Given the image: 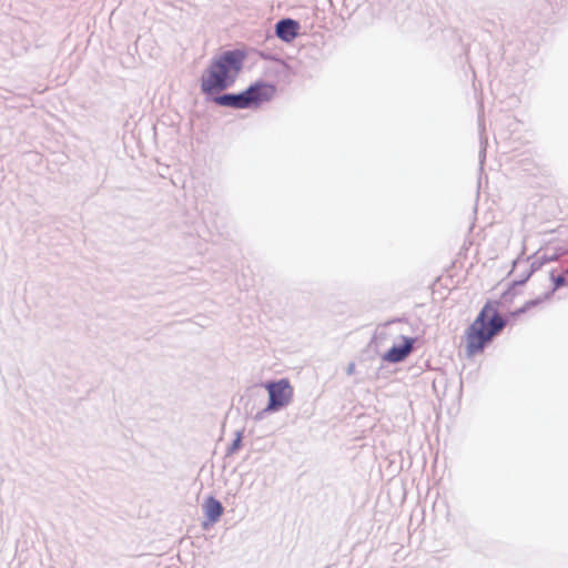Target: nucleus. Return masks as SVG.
Wrapping results in <instances>:
<instances>
[{
    "mask_svg": "<svg viewBox=\"0 0 568 568\" xmlns=\"http://www.w3.org/2000/svg\"><path fill=\"white\" fill-rule=\"evenodd\" d=\"M204 511H205L206 517L212 523H215L221 517V515L223 513V507L217 499L210 497L206 499V501L204 504Z\"/></svg>",
    "mask_w": 568,
    "mask_h": 568,
    "instance_id": "8",
    "label": "nucleus"
},
{
    "mask_svg": "<svg viewBox=\"0 0 568 568\" xmlns=\"http://www.w3.org/2000/svg\"><path fill=\"white\" fill-rule=\"evenodd\" d=\"M395 335L398 341L383 355V359L388 363H399L406 359L417 341V338L406 335L403 328H398Z\"/></svg>",
    "mask_w": 568,
    "mask_h": 568,
    "instance_id": "4",
    "label": "nucleus"
},
{
    "mask_svg": "<svg viewBox=\"0 0 568 568\" xmlns=\"http://www.w3.org/2000/svg\"><path fill=\"white\" fill-rule=\"evenodd\" d=\"M550 281L551 288L547 291L542 296L538 297L534 304L548 300L557 288L568 285L567 276H564L562 274L557 276L551 275Z\"/></svg>",
    "mask_w": 568,
    "mask_h": 568,
    "instance_id": "9",
    "label": "nucleus"
},
{
    "mask_svg": "<svg viewBox=\"0 0 568 568\" xmlns=\"http://www.w3.org/2000/svg\"><path fill=\"white\" fill-rule=\"evenodd\" d=\"M268 392L267 412H275L288 405L293 398L294 389L288 379L283 378L277 382H270L264 385Z\"/></svg>",
    "mask_w": 568,
    "mask_h": 568,
    "instance_id": "3",
    "label": "nucleus"
},
{
    "mask_svg": "<svg viewBox=\"0 0 568 568\" xmlns=\"http://www.w3.org/2000/svg\"><path fill=\"white\" fill-rule=\"evenodd\" d=\"M241 442H242V435L237 434V437L235 438V440L233 442V445H232V452H234L235 449H237L240 447Z\"/></svg>",
    "mask_w": 568,
    "mask_h": 568,
    "instance_id": "10",
    "label": "nucleus"
},
{
    "mask_svg": "<svg viewBox=\"0 0 568 568\" xmlns=\"http://www.w3.org/2000/svg\"><path fill=\"white\" fill-rule=\"evenodd\" d=\"M275 92L274 85L264 82H256L246 89L252 108H258L262 103L270 101Z\"/></svg>",
    "mask_w": 568,
    "mask_h": 568,
    "instance_id": "5",
    "label": "nucleus"
},
{
    "mask_svg": "<svg viewBox=\"0 0 568 568\" xmlns=\"http://www.w3.org/2000/svg\"><path fill=\"white\" fill-rule=\"evenodd\" d=\"M504 326L505 321L498 313V302H486L465 333L466 354L474 356L481 353Z\"/></svg>",
    "mask_w": 568,
    "mask_h": 568,
    "instance_id": "1",
    "label": "nucleus"
},
{
    "mask_svg": "<svg viewBox=\"0 0 568 568\" xmlns=\"http://www.w3.org/2000/svg\"><path fill=\"white\" fill-rule=\"evenodd\" d=\"M564 276H567V280H568V270L565 271V273L562 274Z\"/></svg>",
    "mask_w": 568,
    "mask_h": 568,
    "instance_id": "11",
    "label": "nucleus"
},
{
    "mask_svg": "<svg viewBox=\"0 0 568 568\" xmlns=\"http://www.w3.org/2000/svg\"><path fill=\"white\" fill-rule=\"evenodd\" d=\"M245 54L243 51H226L212 60L201 77V90L205 94L217 93L230 87L240 72Z\"/></svg>",
    "mask_w": 568,
    "mask_h": 568,
    "instance_id": "2",
    "label": "nucleus"
},
{
    "mask_svg": "<svg viewBox=\"0 0 568 568\" xmlns=\"http://www.w3.org/2000/svg\"><path fill=\"white\" fill-rule=\"evenodd\" d=\"M250 98L246 95V90L239 94H224L217 97L215 102L220 105L232 106L235 109H248L252 108Z\"/></svg>",
    "mask_w": 568,
    "mask_h": 568,
    "instance_id": "6",
    "label": "nucleus"
},
{
    "mask_svg": "<svg viewBox=\"0 0 568 568\" xmlns=\"http://www.w3.org/2000/svg\"><path fill=\"white\" fill-rule=\"evenodd\" d=\"M297 28L298 24L294 20H281L276 24V36L284 41L290 42L297 36Z\"/></svg>",
    "mask_w": 568,
    "mask_h": 568,
    "instance_id": "7",
    "label": "nucleus"
}]
</instances>
